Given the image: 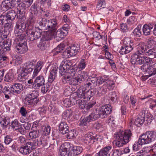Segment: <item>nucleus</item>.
Returning a JSON list of instances; mask_svg holds the SVG:
<instances>
[{
    "label": "nucleus",
    "mask_w": 156,
    "mask_h": 156,
    "mask_svg": "<svg viewBox=\"0 0 156 156\" xmlns=\"http://www.w3.org/2000/svg\"><path fill=\"white\" fill-rule=\"evenodd\" d=\"M26 28V23L23 21H18L16 24L14 34H20L24 31Z\"/></svg>",
    "instance_id": "nucleus-14"
},
{
    "label": "nucleus",
    "mask_w": 156,
    "mask_h": 156,
    "mask_svg": "<svg viewBox=\"0 0 156 156\" xmlns=\"http://www.w3.org/2000/svg\"><path fill=\"white\" fill-rule=\"evenodd\" d=\"M9 21L5 15H1L0 16V26L2 27L4 24H5Z\"/></svg>",
    "instance_id": "nucleus-49"
},
{
    "label": "nucleus",
    "mask_w": 156,
    "mask_h": 156,
    "mask_svg": "<svg viewBox=\"0 0 156 156\" xmlns=\"http://www.w3.org/2000/svg\"><path fill=\"white\" fill-rule=\"evenodd\" d=\"M17 15V13L13 10L9 11L7 13L6 15H5L9 22L10 20L11 21L14 20Z\"/></svg>",
    "instance_id": "nucleus-35"
},
{
    "label": "nucleus",
    "mask_w": 156,
    "mask_h": 156,
    "mask_svg": "<svg viewBox=\"0 0 156 156\" xmlns=\"http://www.w3.org/2000/svg\"><path fill=\"white\" fill-rule=\"evenodd\" d=\"M65 46V44H64L61 43L55 48V52L57 53L61 52Z\"/></svg>",
    "instance_id": "nucleus-58"
},
{
    "label": "nucleus",
    "mask_w": 156,
    "mask_h": 156,
    "mask_svg": "<svg viewBox=\"0 0 156 156\" xmlns=\"http://www.w3.org/2000/svg\"><path fill=\"white\" fill-rule=\"evenodd\" d=\"M14 93L19 94L23 90V86L21 84L19 83H14L11 86Z\"/></svg>",
    "instance_id": "nucleus-23"
},
{
    "label": "nucleus",
    "mask_w": 156,
    "mask_h": 156,
    "mask_svg": "<svg viewBox=\"0 0 156 156\" xmlns=\"http://www.w3.org/2000/svg\"><path fill=\"white\" fill-rule=\"evenodd\" d=\"M16 36L18 37L16 39L15 41H23V40L25 39L26 38V35L25 34V33L23 32H21L20 33H17V34H14Z\"/></svg>",
    "instance_id": "nucleus-46"
},
{
    "label": "nucleus",
    "mask_w": 156,
    "mask_h": 156,
    "mask_svg": "<svg viewBox=\"0 0 156 156\" xmlns=\"http://www.w3.org/2000/svg\"><path fill=\"white\" fill-rule=\"evenodd\" d=\"M29 137L31 139H36L40 136V132L38 130L30 132L29 133Z\"/></svg>",
    "instance_id": "nucleus-42"
},
{
    "label": "nucleus",
    "mask_w": 156,
    "mask_h": 156,
    "mask_svg": "<svg viewBox=\"0 0 156 156\" xmlns=\"http://www.w3.org/2000/svg\"><path fill=\"white\" fill-rule=\"evenodd\" d=\"M133 33L134 35L136 37H140L142 34L140 28L137 26L133 30Z\"/></svg>",
    "instance_id": "nucleus-56"
},
{
    "label": "nucleus",
    "mask_w": 156,
    "mask_h": 156,
    "mask_svg": "<svg viewBox=\"0 0 156 156\" xmlns=\"http://www.w3.org/2000/svg\"><path fill=\"white\" fill-rule=\"evenodd\" d=\"M19 151L23 155L29 154L31 152L26 145L21 147L19 149Z\"/></svg>",
    "instance_id": "nucleus-39"
},
{
    "label": "nucleus",
    "mask_w": 156,
    "mask_h": 156,
    "mask_svg": "<svg viewBox=\"0 0 156 156\" xmlns=\"http://www.w3.org/2000/svg\"><path fill=\"white\" fill-rule=\"evenodd\" d=\"M124 45L121 47L119 51L122 55L128 53L131 51L134 48V42L130 37H126L124 41Z\"/></svg>",
    "instance_id": "nucleus-4"
},
{
    "label": "nucleus",
    "mask_w": 156,
    "mask_h": 156,
    "mask_svg": "<svg viewBox=\"0 0 156 156\" xmlns=\"http://www.w3.org/2000/svg\"><path fill=\"white\" fill-rule=\"evenodd\" d=\"M8 60V57L5 55L4 52L0 49V63Z\"/></svg>",
    "instance_id": "nucleus-47"
},
{
    "label": "nucleus",
    "mask_w": 156,
    "mask_h": 156,
    "mask_svg": "<svg viewBox=\"0 0 156 156\" xmlns=\"http://www.w3.org/2000/svg\"><path fill=\"white\" fill-rule=\"evenodd\" d=\"M85 92L83 90L80 89L78 90L76 92L72 94V96L76 100L78 98H83L84 99Z\"/></svg>",
    "instance_id": "nucleus-31"
},
{
    "label": "nucleus",
    "mask_w": 156,
    "mask_h": 156,
    "mask_svg": "<svg viewBox=\"0 0 156 156\" xmlns=\"http://www.w3.org/2000/svg\"><path fill=\"white\" fill-rule=\"evenodd\" d=\"M39 26L44 30L48 29L53 31L58 28L57 23L55 19L48 20L43 18L39 22Z\"/></svg>",
    "instance_id": "nucleus-3"
},
{
    "label": "nucleus",
    "mask_w": 156,
    "mask_h": 156,
    "mask_svg": "<svg viewBox=\"0 0 156 156\" xmlns=\"http://www.w3.org/2000/svg\"><path fill=\"white\" fill-rule=\"evenodd\" d=\"M64 146V147L59 149V152L61 156H71V151L69 150V146Z\"/></svg>",
    "instance_id": "nucleus-27"
},
{
    "label": "nucleus",
    "mask_w": 156,
    "mask_h": 156,
    "mask_svg": "<svg viewBox=\"0 0 156 156\" xmlns=\"http://www.w3.org/2000/svg\"><path fill=\"white\" fill-rule=\"evenodd\" d=\"M107 89L104 87H99L98 88L97 90L95 93H96L97 96L100 97L105 94L106 92Z\"/></svg>",
    "instance_id": "nucleus-41"
},
{
    "label": "nucleus",
    "mask_w": 156,
    "mask_h": 156,
    "mask_svg": "<svg viewBox=\"0 0 156 156\" xmlns=\"http://www.w3.org/2000/svg\"><path fill=\"white\" fill-rule=\"evenodd\" d=\"M95 93L94 89H89L85 92L84 99H87V100H89L90 98L95 94Z\"/></svg>",
    "instance_id": "nucleus-38"
},
{
    "label": "nucleus",
    "mask_w": 156,
    "mask_h": 156,
    "mask_svg": "<svg viewBox=\"0 0 156 156\" xmlns=\"http://www.w3.org/2000/svg\"><path fill=\"white\" fill-rule=\"evenodd\" d=\"M9 32L1 27L0 30V38L2 39H6L9 35Z\"/></svg>",
    "instance_id": "nucleus-43"
},
{
    "label": "nucleus",
    "mask_w": 156,
    "mask_h": 156,
    "mask_svg": "<svg viewBox=\"0 0 156 156\" xmlns=\"http://www.w3.org/2000/svg\"><path fill=\"white\" fill-rule=\"evenodd\" d=\"M76 71V68L73 67L72 66L63 76L62 79L67 78L69 79L70 77H73L75 75Z\"/></svg>",
    "instance_id": "nucleus-16"
},
{
    "label": "nucleus",
    "mask_w": 156,
    "mask_h": 156,
    "mask_svg": "<svg viewBox=\"0 0 156 156\" xmlns=\"http://www.w3.org/2000/svg\"><path fill=\"white\" fill-rule=\"evenodd\" d=\"M93 139V136L90 134H86L82 137L83 141L87 145L93 144L94 143Z\"/></svg>",
    "instance_id": "nucleus-26"
},
{
    "label": "nucleus",
    "mask_w": 156,
    "mask_h": 156,
    "mask_svg": "<svg viewBox=\"0 0 156 156\" xmlns=\"http://www.w3.org/2000/svg\"><path fill=\"white\" fill-rule=\"evenodd\" d=\"M146 55L151 59L156 58V50L153 48L149 49L146 52Z\"/></svg>",
    "instance_id": "nucleus-36"
},
{
    "label": "nucleus",
    "mask_w": 156,
    "mask_h": 156,
    "mask_svg": "<svg viewBox=\"0 0 156 156\" xmlns=\"http://www.w3.org/2000/svg\"><path fill=\"white\" fill-rule=\"evenodd\" d=\"M132 133L130 129L124 131H120L115 134V137L116 138L115 144L119 147H122L128 143L132 139Z\"/></svg>",
    "instance_id": "nucleus-1"
},
{
    "label": "nucleus",
    "mask_w": 156,
    "mask_h": 156,
    "mask_svg": "<svg viewBox=\"0 0 156 156\" xmlns=\"http://www.w3.org/2000/svg\"><path fill=\"white\" fill-rule=\"evenodd\" d=\"M77 102L76 100L71 95L70 98H67L65 99L63 101L64 106L66 107H69L76 104Z\"/></svg>",
    "instance_id": "nucleus-17"
},
{
    "label": "nucleus",
    "mask_w": 156,
    "mask_h": 156,
    "mask_svg": "<svg viewBox=\"0 0 156 156\" xmlns=\"http://www.w3.org/2000/svg\"><path fill=\"white\" fill-rule=\"evenodd\" d=\"M0 123L2 127H5L6 128L8 125L10 124V119L7 117L2 119L1 118L0 119Z\"/></svg>",
    "instance_id": "nucleus-44"
},
{
    "label": "nucleus",
    "mask_w": 156,
    "mask_h": 156,
    "mask_svg": "<svg viewBox=\"0 0 156 156\" xmlns=\"http://www.w3.org/2000/svg\"><path fill=\"white\" fill-rule=\"evenodd\" d=\"M20 126L19 125L18 122L16 119H15L11 122V126L15 130H17L19 129V127Z\"/></svg>",
    "instance_id": "nucleus-61"
},
{
    "label": "nucleus",
    "mask_w": 156,
    "mask_h": 156,
    "mask_svg": "<svg viewBox=\"0 0 156 156\" xmlns=\"http://www.w3.org/2000/svg\"><path fill=\"white\" fill-rule=\"evenodd\" d=\"M145 121V119L141 118L138 116V118L135 120V124L137 126H140L143 124Z\"/></svg>",
    "instance_id": "nucleus-55"
},
{
    "label": "nucleus",
    "mask_w": 156,
    "mask_h": 156,
    "mask_svg": "<svg viewBox=\"0 0 156 156\" xmlns=\"http://www.w3.org/2000/svg\"><path fill=\"white\" fill-rule=\"evenodd\" d=\"M26 145L31 152L36 148L35 143L34 142H28L26 143Z\"/></svg>",
    "instance_id": "nucleus-53"
},
{
    "label": "nucleus",
    "mask_w": 156,
    "mask_h": 156,
    "mask_svg": "<svg viewBox=\"0 0 156 156\" xmlns=\"http://www.w3.org/2000/svg\"><path fill=\"white\" fill-rule=\"evenodd\" d=\"M45 80L42 75L37 77L34 81L33 87L35 89H38L40 87L45 85Z\"/></svg>",
    "instance_id": "nucleus-13"
},
{
    "label": "nucleus",
    "mask_w": 156,
    "mask_h": 156,
    "mask_svg": "<svg viewBox=\"0 0 156 156\" xmlns=\"http://www.w3.org/2000/svg\"><path fill=\"white\" fill-rule=\"evenodd\" d=\"M41 32V30L38 27H29L27 30L26 34L29 36L30 40L33 41L40 37Z\"/></svg>",
    "instance_id": "nucleus-6"
},
{
    "label": "nucleus",
    "mask_w": 156,
    "mask_h": 156,
    "mask_svg": "<svg viewBox=\"0 0 156 156\" xmlns=\"http://www.w3.org/2000/svg\"><path fill=\"white\" fill-rule=\"evenodd\" d=\"M55 38V34H53V31H49L44 33L41 40L45 42Z\"/></svg>",
    "instance_id": "nucleus-19"
},
{
    "label": "nucleus",
    "mask_w": 156,
    "mask_h": 156,
    "mask_svg": "<svg viewBox=\"0 0 156 156\" xmlns=\"http://www.w3.org/2000/svg\"><path fill=\"white\" fill-rule=\"evenodd\" d=\"M105 6V2L104 0H99L98 1L96 8L100 10L101 8H104Z\"/></svg>",
    "instance_id": "nucleus-50"
},
{
    "label": "nucleus",
    "mask_w": 156,
    "mask_h": 156,
    "mask_svg": "<svg viewBox=\"0 0 156 156\" xmlns=\"http://www.w3.org/2000/svg\"><path fill=\"white\" fill-rule=\"evenodd\" d=\"M51 128L49 125H44L42 126V130L45 135H48L50 133Z\"/></svg>",
    "instance_id": "nucleus-52"
},
{
    "label": "nucleus",
    "mask_w": 156,
    "mask_h": 156,
    "mask_svg": "<svg viewBox=\"0 0 156 156\" xmlns=\"http://www.w3.org/2000/svg\"><path fill=\"white\" fill-rule=\"evenodd\" d=\"M151 61V59L149 57L145 56H142L133 54L131 56V62L133 65H142L140 69L143 71H146V68H145L146 64L148 65Z\"/></svg>",
    "instance_id": "nucleus-2"
},
{
    "label": "nucleus",
    "mask_w": 156,
    "mask_h": 156,
    "mask_svg": "<svg viewBox=\"0 0 156 156\" xmlns=\"http://www.w3.org/2000/svg\"><path fill=\"white\" fill-rule=\"evenodd\" d=\"M76 100L77 102L76 104H77L78 105L79 108L81 109H84L87 102L82 99Z\"/></svg>",
    "instance_id": "nucleus-48"
},
{
    "label": "nucleus",
    "mask_w": 156,
    "mask_h": 156,
    "mask_svg": "<svg viewBox=\"0 0 156 156\" xmlns=\"http://www.w3.org/2000/svg\"><path fill=\"white\" fill-rule=\"evenodd\" d=\"M16 5V2L13 0H4L2 2L0 7L2 11H5L9 9L13 8Z\"/></svg>",
    "instance_id": "nucleus-11"
},
{
    "label": "nucleus",
    "mask_w": 156,
    "mask_h": 156,
    "mask_svg": "<svg viewBox=\"0 0 156 156\" xmlns=\"http://www.w3.org/2000/svg\"><path fill=\"white\" fill-rule=\"evenodd\" d=\"M33 63L30 61H28L24 63L23 66L22 67L21 69V75L27 76L30 73L33 71V69L32 68Z\"/></svg>",
    "instance_id": "nucleus-9"
},
{
    "label": "nucleus",
    "mask_w": 156,
    "mask_h": 156,
    "mask_svg": "<svg viewBox=\"0 0 156 156\" xmlns=\"http://www.w3.org/2000/svg\"><path fill=\"white\" fill-rule=\"evenodd\" d=\"M37 47L38 48L41 50L42 51L45 50V48L46 47V42H44L41 40V42L37 45Z\"/></svg>",
    "instance_id": "nucleus-60"
},
{
    "label": "nucleus",
    "mask_w": 156,
    "mask_h": 156,
    "mask_svg": "<svg viewBox=\"0 0 156 156\" xmlns=\"http://www.w3.org/2000/svg\"><path fill=\"white\" fill-rule=\"evenodd\" d=\"M14 44L16 49V51L20 54L25 53L28 50L27 43L24 41H14Z\"/></svg>",
    "instance_id": "nucleus-7"
},
{
    "label": "nucleus",
    "mask_w": 156,
    "mask_h": 156,
    "mask_svg": "<svg viewBox=\"0 0 156 156\" xmlns=\"http://www.w3.org/2000/svg\"><path fill=\"white\" fill-rule=\"evenodd\" d=\"M62 81L64 84L67 83L73 85H78L77 79L76 78H73V77H70L69 79H68L67 78L62 79Z\"/></svg>",
    "instance_id": "nucleus-28"
},
{
    "label": "nucleus",
    "mask_w": 156,
    "mask_h": 156,
    "mask_svg": "<svg viewBox=\"0 0 156 156\" xmlns=\"http://www.w3.org/2000/svg\"><path fill=\"white\" fill-rule=\"evenodd\" d=\"M146 133L150 143L154 141L156 139V132L151 131L147 132Z\"/></svg>",
    "instance_id": "nucleus-34"
},
{
    "label": "nucleus",
    "mask_w": 156,
    "mask_h": 156,
    "mask_svg": "<svg viewBox=\"0 0 156 156\" xmlns=\"http://www.w3.org/2000/svg\"><path fill=\"white\" fill-rule=\"evenodd\" d=\"M65 146H69V150L72 151L74 156L80 154L82 151V148L78 146H73V145L69 143H65L64 144Z\"/></svg>",
    "instance_id": "nucleus-12"
},
{
    "label": "nucleus",
    "mask_w": 156,
    "mask_h": 156,
    "mask_svg": "<svg viewBox=\"0 0 156 156\" xmlns=\"http://www.w3.org/2000/svg\"><path fill=\"white\" fill-rule=\"evenodd\" d=\"M90 122V121L87 116L80 121V125L86 126Z\"/></svg>",
    "instance_id": "nucleus-59"
},
{
    "label": "nucleus",
    "mask_w": 156,
    "mask_h": 156,
    "mask_svg": "<svg viewBox=\"0 0 156 156\" xmlns=\"http://www.w3.org/2000/svg\"><path fill=\"white\" fill-rule=\"evenodd\" d=\"M69 51L71 56H75L80 50V47L79 45H73L67 48Z\"/></svg>",
    "instance_id": "nucleus-21"
},
{
    "label": "nucleus",
    "mask_w": 156,
    "mask_h": 156,
    "mask_svg": "<svg viewBox=\"0 0 156 156\" xmlns=\"http://www.w3.org/2000/svg\"><path fill=\"white\" fill-rule=\"evenodd\" d=\"M38 4L37 3H34L30 7V13L33 14L34 15H37L38 12Z\"/></svg>",
    "instance_id": "nucleus-37"
},
{
    "label": "nucleus",
    "mask_w": 156,
    "mask_h": 156,
    "mask_svg": "<svg viewBox=\"0 0 156 156\" xmlns=\"http://www.w3.org/2000/svg\"><path fill=\"white\" fill-rule=\"evenodd\" d=\"M44 62L41 61H38L36 63L34 69L32 78H34L38 75L44 65Z\"/></svg>",
    "instance_id": "nucleus-18"
},
{
    "label": "nucleus",
    "mask_w": 156,
    "mask_h": 156,
    "mask_svg": "<svg viewBox=\"0 0 156 156\" xmlns=\"http://www.w3.org/2000/svg\"><path fill=\"white\" fill-rule=\"evenodd\" d=\"M58 129L62 134H65L68 132L69 127L66 122H62L59 126Z\"/></svg>",
    "instance_id": "nucleus-22"
},
{
    "label": "nucleus",
    "mask_w": 156,
    "mask_h": 156,
    "mask_svg": "<svg viewBox=\"0 0 156 156\" xmlns=\"http://www.w3.org/2000/svg\"><path fill=\"white\" fill-rule=\"evenodd\" d=\"M137 143L140 145L150 143L146 133L142 134L139 136Z\"/></svg>",
    "instance_id": "nucleus-20"
},
{
    "label": "nucleus",
    "mask_w": 156,
    "mask_h": 156,
    "mask_svg": "<svg viewBox=\"0 0 156 156\" xmlns=\"http://www.w3.org/2000/svg\"><path fill=\"white\" fill-rule=\"evenodd\" d=\"M156 44V42L154 41L153 37H150L147 39V46L150 48L154 47Z\"/></svg>",
    "instance_id": "nucleus-45"
},
{
    "label": "nucleus",
    "mask_w": 156,
    "mask_h": 156,
    "mask_svg": "<svg viewBox=\"0 0 156 156\" xmlns=\"http://www.w3.org/2000/svg\"><path fill=\"white\" fill-rule=\"evenodd\" d=\"M152 152V149L148 147L144 148L142 150L139 152V154H140L144 155H151V152Z\"/></svg>",
    "instance_id": "nucleus-40"
},
{
    "label": "nucleus",
    "mask_w": 156,
    "mask_h": 156,
    "mask_svg": "<svg viewBox=\"0 0 156 156\" xmlns=\"http://www.w3.org/2000/svg\"><path fill=\"white\" fill-rule=\"evenodd\" d=\"M112 149L111 146H108L101 148L97 153L98 156H110V151Z\"/></svg>",
    "instance_id": "nucleus-15"
},
{
    "label": "nucleus",
    "mask_w": 156,
    "mask_h": 156,
    "mask_svg": "<svg viewBox=\"0 0 156 156\" xmlns=\"http://www.w3.org/2000/svg\"><path fill=\"white\" fill-rule=\"evenodd\" d=\"M145 72L149 74L150 76L156 74V63L148 66Z\"/></svg>",
    "instance_id": "nucleus-29"
},
{
    "label": "nucleus",
    "mask_w": 156,
    "mask_h": 156,
    "mask_svg": "<svg viewBox=\"0 0 156 156\" xmlns=\"http://www.w3.org/2000/svg\"><path fill=\"white\" fill-rule=\"evenodd\" d=\"M14 79V74L12 72V70H11L5 75L4 80L6 82H11Z\"/></svg>",
    "instance_id": "nucleus-30"
},
{
    "label": "nucleus",
    "mask_w": 156,
    "mask_h": 156,
    "mask_svg": "<svg viewBox=\"0 0 156 156\" xmlns=\"http://www.w3.org/2000/svg\"><path fill=\"white\" fill-rule=\"evenodd\" d=\"M12 141V139L9 135H7L5 137L4 143L6 144H9Z\"/></svg>",
    "instance_id": "nucleus-63"
},
{
    "label": "nucleus",
    "mask_w": 156,
    "mask_h": 156,
    "mask_svg": "<svg viewBox=\"0 0 156 156\" xmlns=\"http://www.w3.org/2000/svg\"><path fill=\"white\" fill-rule=\"evenodd\" d=\"M145 46L142 45H140L139 46V49L136 52L134 53L133 54H136L138 55L145 56L146 54L147 50L146 49Z\"/></svg>",
    "instance_id": "nucleus-33"
},
{
    "label": "nucleus",
    "mask_w": 156,
    "mask_h": 156,
    "mask_svg": "<svg viewBox=\"0 0 156 156\" xmlns=\"http://www.w3.org/2000/svg\"><path fill=\"white\" fill-rule=\"evenodd\" d=\"M17 3L20 10L25 11L30 6L24 3L21 2L20 3H19V2Z\"/></svg>",
    "instance_id": "nucleus-57"
},
{
    "label": "nucleus",
    "mask_w": 156,
    "mask_h": 156,
    "mask_svg": "<svg viewBox=\"0 0 156 156\" xmlns=\"http://www.w3.org/2000/svg\"><path fill=\"white\" fill-rule=\"evenodd\" d=\"M93 112L97 119L101 117L102 118L105 117V116L103 115L100 109H96L94 110Z\"/></svg>",
    "instance_id": "nucleus-51"
},
{
    "label": "nucleus",
    "mask_w": 156,
    "mask_h": 156,
    "mask_svg": "<svg viewBox=\"0 0 156 156\" xmlns=\"http://www.w3.org/2000/svg\"><path fill=\"white\" fill-rule=\"evenodd\" d=\"M62 55L63 58H67L71 57L67 48L62 52Z\"/></svg>",
    "instance_id": "nucleus-64"
},
{
    "label": "nucleus",
    "mask_w": 156,
    "mask_h": 156,
    "mask_svg": "<svg viewBox=\"0 0 156 156\" xmlns=\"http://www.w3.org/2000/svg\"><path fill=\"white\" fill-rule=\"evenodd\" d=\"M104 116L110 114L112 111V106L109 104L105 105L102 106L100 109Z\"/></svg>",
    "instance_id": "nucleus-24"
},
{
    "label": "nucleus",
    "mask_w": 156,
    "mask_h": 156,
    "mask_svg": "<svg viewBox=\"0 0 156 156\" xmlns=\"http://www.w3.org/2000/svg\"><path fill=\"white\" fill-rule=\"evenodd\" d=\"M57 30H53V34H55V37H56L62 38H63L64 36L67 35L66 31H64L61 29H60L56 31Z\"/></svg>",
    "instance_id": "nucleus-32"
},
{
    "label": "nucleus",
    "mask_w": 156,
    "mask_h": 156,
    "mask_svg": "<svg viewBox=\"0 0 156 156\" xmlns=\"http://www.w3.org/2000/svg\"><path fill=\"white\" fill-rule=\"evenodd\" d=\"M38 92L37 90H33L30 93L26 95L24 103L26 105L31 106L35 105L39 101L37 98Z\"/></svg>",
    "instance_id": "nucleus-5"
},
{
    "label": "nucleus",
    "mask_w": 156,
    "mask_h": 156,
    "mask_svg": "<svg viewBox=\"0 0 156 156\" xmlns=\"http://www.w3.org/2000/svg\"><path fill=\"white\" fill-rule=\"evenodd\" d=\"M11 42V40L10 39H4L0 38V49L5 51L10 50L12 46Z\"/></svg>",
    "instance_id": "nucleus-10"
},
{
    "label": "nucleus",
    "mask_w": 156,
    "mask_h": 156,
    "mask_svg": "<svg viewBox=\"0 0 156 156\" xmlns=\"http://www.w3.org/2000/svg\"><path fill=\"white\" fill-rule=\"evenodd\" d=\"M72 66V64L70 61L66 60H63L59 67V73L61 76H63Z\"/></svg>",
    "instance_id": "nucleus-8"
},
{
    "label": "nucleus",
    "mask_w": 156,
    "mask_h": 156,
    "mask_svg": "<svg viewBox=\"0 0 156 156\" xmlns=\"http://www.w3.org/2000/svg\"><path fill=\"white\" fill-rule=\"evenodd\" d=\"M35 16V15H34L33 14H32L30 13L29 21L30 23L32 25L34 24L36 21V18Z\"/></svg>",
    "instance_id": "nucleus-62"
},
{
    "label": "nucleus",
    "mask_w": 156,
    "mask_h": 156,
    "mask_svg": "<svg viewBox=\"0 0 156 156\" xmlns=\"http://www.w3.org/2000/svg\"><path fill=\"white\" fill-rule=\"evenodd\" d=\"M110 99L113 103L115 102L118 98L117 95L115 91L112 92L109 94Z\"/></svg>",
    "instance_id": "nucleus-54"
},
{
    "label": "nucleus",
    "mask_w": 156,
    "mask_h": 156,
    "mask_svg": "<svg viewBox=\"0 0 156 156\" xmlns=\"http://www.w3.org/2000/svg\"><path fill=\"white\" fill-rule=\"evenodd\" d=\"M154 27L153 24L149 23L148 25L145 24L143 27V31L144 34L145 36H147L150 34L151 30Z\"/></svg>",
    "instance_id": "nucleus-25"
}]
</instances>
